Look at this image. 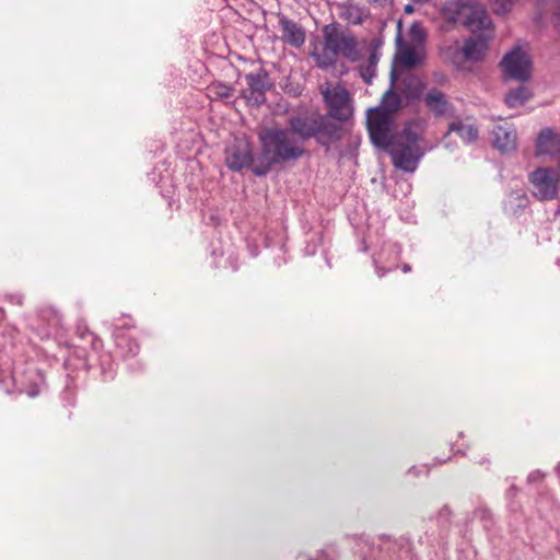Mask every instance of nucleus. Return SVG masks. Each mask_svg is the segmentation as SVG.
<instances>
[{"label":"nucleus","instance_id":"4c0bfd02","mask_svg":"<svg viewBox=\"0 0 560 560\" xmlns=\"http://www.w3.org/2000/svg\"><path fill=\"white\" fill-rule=\"evenodd\" d=\"M510 491H512V492H516V491H517V489L513 486V487H511Z\"/></svg>","mask_w":560,"mask_h":560},{"label":"nucleus","instance_id":"c756f323","mask_svg":"<svg viewBox=\"0 0 560 560\" xmlns=\"http://www.w3.org/2000/svg\"><path fill=\"white\" fill-rule=\"evenodd\" d=\"M371 70H369V65L361 70V77L366 83H371L374 77H370Z\"/></svg>","mask_w":560,"mask_h":560},{"label":"nucleus","instance_id":"9b49d317","mask_svg":"<svg viewBox=\"0 0 560 560\" xmlns=\"http://www.w3.org/2000/svg\"><path fill=\"white\" fill-rule=\"evenodd\" d=\"M225 164L234 172L242 171L245 167H253L256 164L253 150L247 141H236L225 150Z\"/></svg>","mask_w":560,"mask_h":560},{"label":"nucleus","instance_id":"b1692460","mask_svg":"<svg viewBox=\"0 0 560 560\" xmlns=\"http://www.w3.org/2000/svg\"><path fill=\"white\" fill-rule=\"evenodd\" d=\"M78 334L80 335L81 338H86L92 348H96L98 339L94 336L92 331L89 330L88 327L82 330L80 327H78Z\"/></svg>","mask_w":560,"mask_h":560},{"label":"nucleus","instance_id":"9d476101","mask_svg":"<svg viewBox=\"0 0 560 560\" xmlns=\"http://www.w3.org/2000/svg\"><path fill=\"white\" fill-rule=\"evenodd\" d=\"M324 101L328 107L329 119L346 121L352 114L349 105V92L342 86H336L323 92Z\"/></svg>","mask_w":560,"mask_h":560},{"label":"nucleus","instance_id":"f257e3e1","mask_svg":"<svg viewBox=\"0 0 560 560\" xmlns=\"http://www.w3.org/2000/svg\"><path fill=\"white\" fill-rule=\"evenodd\" d=\"M454 23L463 24L470 33L464 39L463 45L455 42L445 50V56L459 67L463 61L471 63L481 62L489 50L490 40L493 38V24L483 5L479 3H456V10L451 16Z\"/></svg>","mask_w":560,"mask_h":560},{"label":"nucleus","instance_id":"1a4fd4ad","mask_svg":"<svg viewBox=\"0 0 560 560\" xmlns=\"http://www.w3.org/2000/svg\"><path fill=\"white\" fill-rule=\"evenodd\" d=\"M533 196L540 200H552L558 195V178L549 168H537L529 174Z\"/></svg>","mask_w":560,"mask_h":560},{"label":"nucleus","instance_id":"412c9836","mask_svg":"<svg viewBox=\"0 0 560 560\" xmlns=\"http://www.w3.org/2000/svg\"><path fill=\"white\" fill-rule=\"evenodd\" d=\"M530 97V92L525 86H518L510 91L505 96V103L509 107L523 105Z\"/></svg>","mask_w":560,"mask_h":560},{"label":"nucleus","instance_id":"58836bf2","mask_svg":"<svg viewBox=\"0 0 560 560\" xmlns=\"http://www.w3.org/2000/svg\"><path fill=\"white\" fill-rule=\"evenodd\" d=\"M377 273H378V277H383L384 276V272L377 271Z\"/></svg>","mask_w":560,"mask_h":560},{"label":"nucleus","instance_id":"423d86ee","mask_svg":"<svg viewBox=\"0 0 560 560\" xmlns=\"http://www.w3.org/2000/svg\"><path fill=\"white\" fill-rule=\"evenodd\" d=\"M504 75L509 79L526 82L532 77L530 56L521 47H515L506 52L501 61Z\"/></svg>","mask_w":560,"mask_h":560},{"label":"nucleus","instance_id":"c85d7f7f","mask_svg":"<svg viewBox=\"0 0 560 560\" xmlns=\"http://www.w3.org/2000/svg\"><path fill=\"white\" fill-rule=\"evenodd\" d=\"M410 32L417 38H422L424 36L423 30L418 24H412Z\"/></svg>","mask_w":560,"mask_h":560},{"label":"nucleus","instance_id":"e433bc0d","mask_svg":"<svg viewBox=\"0 0 560 560\" xmlns=\"http://www.w3.org/2000/svg\"><path fill=\"white\" fill-rule=\"evenodd\" d=\"M37 394H38V390H33V392L28 393V395L32 396V397L36 396Z\"/></svg>","mask_w":560,"mask_h":560},{"label":"nucleus","instance_id":"6e6552de","mask_svg":"<svg viewBox=\"0 0 560 560\" xmlns=\"http://www.w3.org/2000/svg\"><path fill=\"white\" fill-rule=\"evenodd\" d=\"M247 90L243 91V97L253 106H260L266 102V92L270 89L269 74L264 68L245 75Z\"/></svg>","mask_w":560,"mask_h":560},{"label":"nucleus","instance_id":"2eb2a0df","mask_svg":"<svg viewBox=\"0 0 560 560\" xmlns=\"http://www.w3.org/2000/svg\"><path fill=\"white\" fill-rule=\"evenodd\" d=\"M394 85L395 74L393 72L390 88L384 93L381 106L375 108L390 116L397 113L402 106L401 95L395 91Z\"/></svg>","mask_w":560,"mask_h":560},{"label":"nucleus","instance_id":"bb28decb","mask_svg":"<svg viewBox=\"0 0 560 560\" xmlns=\"http://www.w3.org/2000/svg\"><path fill=\"white\" fill-rule=\"evenodd\" d=\"M9 301L19 306L23 305L24 296L21 293L10 294L8 296Z\"/></svg>","mask_w":560,"mask_h":560},{"label":"nucleus","instance_id":"7c9ffc66","mask_svg":"<svg viewBox=\"0 0 560 560\" xmlns=\"http://www.w3.org/2000/svg\"><path fill=\"white\" fill-rule=\"evenodd\" d=\"M115 338H116V343L119 348H124L125 347V343L127 342V340L125 339V337L122 336H119L117 332H115Z\"/></svg>","mask_w":560,"mask_h":560},{"label":"nucleus","instance_id":"6ab92c4d","mask_svg":"<svg viewBox=\"0 0 560 560\" xmlns=\"http://www.w3.org/2000/svg\"><path fill=\"white\" fill-rule=\"evenodd\" d=\"M528 203L529 199L525 191L514 190L510 194L505 207L513 214H517L520 211H523L525 208H527Z\"/></svg>","mask_w":560,"mask_h":560},{"label":"nucleus","instance_id":"a211bd4d","mask_svg":"<svg viewBox=\"0 0 560 560\" xmlns=\"http://www.w3.org/2000/svg\"><path fill=\"white\" fill-rule=\"evenodd\" d=\"M448 132H456L467 143L474 142L478 137V129L474 125L459 120L450 124Z\"/></svg>","mask_w":560,"mask_h":560},{"label":"nucleus","instance_id":"7ed1b4c3","mask_svg":"<svg viewBox=\"0 0 560 560\" xmlns=\"http://www.w3.org/2000/svg\"><path fill=\"white\" fill-rule=\"evenodd\" d=\"M323 49L312 52L316 66L320 69L334 68L339 58L358 62L362 58L359 40L354 33L338 22L322 27Z\"/></svg>","mask_w":560,"mask_h":560},{"label":"nucleus","instance_id":"a878e982","mask_svg":"<svg viewBox=\"0 0 560 560\" xmlns=\"http://www.w3.org/2000/svg\"><path fill=\"white\" fill-rule=\"evenodd\" d=\"M498 10L508 12L511 9L512 0H497Z\"/></svg>","mask_w":560,"mask_h":560},{"label":"nucleus","instance_id":"f704fd0d","mask_svg":"<svg viewBox=\"0 0 560 560\" xmlns=\"http://www.w3.org/2000/svg\"><path fill=\"white\" fill-rule=\"evenodd\" d=\"M405 11H406L407 13L412 12V7H411V5H406Z\"/></svg>","mask_w":560,"mask_h":560},{"label":"nucleus","instance_id":"f8f14e48","mask_svg":"<svg viewBox=\"0 0 560 560\" xmlns=\"http://www.w3.org/2000/svg\"><path fill=\"white\" fill-rule=\"evenodd\" d=\"M423 103L435 117H443L451 113L453 105L446 94L436 88L429 89L423 95Z\"/></svg>","mask_w":560,"mask_h":560},{"label":"nucleus","instance_id":"39448f33","mask_svg":"<svg viewBox=\"0 0 560 560\" xmlns=\"http://www.w3.org/2000/svg\"><path fill=\"white\" fill-rule=\"evenodd\" d=\"M285 128L302 144L314 138L319 145L328 148L330 143H335L341 138L340 124L329 119V116H323L322 114L290 116Z\"/></svg>","mask_w":560,"mask_h":560},{"label":"nucleus","instance_id":"dca6fc26","mask_svg":"<svg viewBox=\"0 0 560 560\" xmlns=\"http://www.w3.org/2000/svg\"><path fill=\"white\" fill-rule=\"evenodd\" d=\"M425 84L417 77H410L404 80V88L401 90L402 96L408 101H416L423 98L425 94Z\"/></svg>","mask_w":560,"mask_h":560},{"label":"nucleus","instance_id":"ddd939ff","mask_svg":"<svg viewBox=\"0 0 560 560\" xmlns=\"http://www.w3.org/2000/svg\"><path fill=\"white\" fill-rule=\"evenodd\" d=\"M279 25L282 31V39L292 47L300 48L305 43V31L295 21L281 15L279 19Z\"/></svg>","mask_w":560,"mask_h":560},{"label":"nucleus","instance_id":"20e7f679","mask_svg":"<svg viewBox=\"0 0 560 560\" xmlns=\"http://www.w3.org/2000/svg\"><path fill=\"white\" fill-rule=\"evenodd\" d=\"M424 121L412 119L404 125L402 130L392 141L390 156L396 168L413 173L425 153Z\"/></svg>","mask_w":560,"mask_h":560},{"label":"nucleus","instance_id":"5701e85b","mask_svg":"<svg viewBox=\"0 0 560 560\" xmlns=\"http://www.w3.org/2000/svg\"><path fill=\"white\" fill-rule=\"evenodd\" d=\"M380 60V54L377 51V46L373 44V46L371 47V50H370V55H369V70H371V74L370 77H375V73H376V65Z\"/></svg>","mask_w":560,"mask_h":560},{"label":"nucleus","instance_id":"4be33fe9","mask_svg":"<svg viewBox=\"0 0 560 560\" xmlns=\"http://www.w3.org/2000/svg\"><path fill=\"white\" fill-rule=\"evenodd\" d=\"M398 58L400 63L407 68H412L421 63L420 55L412 47L401 49Z\"/></svg>","mask_w":560,"mask_h":560},{"label":"nucleus","instance_id":"aec40b11","mask_svg":"<svg viewBox=\"0 0 560 560\" xmlns=\"http://www.w3.org/2000/svg\"><path fill=\"white\" fill-rule=\"evenodd\" d=\"M207 91L211 100H226L233 95L234 88L224 82H212Z\"/></svg>","mask_w":560,"mask_h":560},{"label":"nucleus","instance_id":"0eeeda50","mask_svg":"<svg viewBox=\"0 0 560 560\" xmlns=\"http://www.w3.org/2000/svg\"><path fill=\"white\" fill-rule=\"evenodd\" d=\"M366 125L374 145L387 149L395 137L392 136L393 119L390 115L375 108L369 110Z\"/></svg>","mask_w":560,"mask_h":560},{"label":"nucleus","instance_id":"c9c22d12","mask_svg":"<svg viewBox=\"0 0 560 560\" xmlns=\"http://www.w3.org/2000/svg\"><path fill=\"white\" fill-rule=\"evenodd\" d=\"M556 217H560V205L558 206L557 210L555 211Z\"/></svg>","mask_w":560,"mask_h":560},{"label":"nucleus","instance_id":"72a5a7b5","mask_svg":"<svg viewBox=\"0 0 560 560\" xmlns=\"http://www.w3.org/2000/svg\"><path fill=\"white\" fill-rule=\"evenodd\" d=\"M555 470H556V474L558 475V477L560 478V463L557 465Z\"/></svg>","mask_w":560,"mask_h":560},{"label":"nucleus","instance_id":"4468645a","mask_svg":"<svg viewBox=\"0 0 560 560\" xmlns=\"http://www.w3.org/2000/svg\"><path fill=\"white\" fill-rule=\"evenodd\" d=\"M493 145L503 153L516 148V132L512 128L497 126L493 129Z\"/></svg>","mask_w":560,"mask_h":560},{"label":"nucleus","instance_id":"f3484780","mask_svg":"<svg viewBox=\"0 0 560 560\" xmlns=\"http://www.w3.org/2000/svg\"><path fill=\"white\" fill-rule=\"evenodd\" d=\"M340 18L350 24L359 25L363 22L364 10L357 4L346 2L339 5Z\"/></svg>","mask_w":560,"mask_h":560},{"label":"nucleus","instance_id":"cd10ccee","mask_svg":"<svg viewBox=\"0 0 560 560\" xmlns=\"http://www.w3.org/2000/svg\"><path fill=\"white\" fill-rule=\"evenodd\" d=\"M139 352V345L136 342V341H130V343H128V355L130 357H135L137 355Z\"/></svg>","mask_w":560,"mask_h":560},{"label":"nucleus","instance_id":"393cba45","mask_svg":"<svg viewBox=\"0 0 560 560\" xmlns=\"http://www.w3.org/2000/svg\"><path fill=\"white\" fill-rule=\"evenodd\" d=\"M545 478V474L540 470H534L532 471L528 477H527V481L529 483H535V482H539L541 481L542 479Z\"/></svg>","mask_w":560,"mask_h":560},{"label":"nucleus","instance_id":"2f4dec72","mask_svg":"<svg viewBox=\"0 0 560 560\" xmlns=\"http://www.w3.org/2000/svg\"><path fill=\"white\" fill-rule=\"evenodd\" d=\"M478 513H480L482 518H486V517L490 516V512L488 510H485V509L479 510Z\"/></svg>","mask_w":560,"mask_h":560},{"label":"nucleus","instance_id":"473e14b6","mask_svg":"<svg viewBox=\"0 0 560 560\" xmlns=\"http://www.w3.org/2000/svg\"><path fill=\"white\" fill-rule=\"evenodd\" d=\"M410 269H411V268H410V266H409V265H404V267H402V271H404V272H409V271H410Z\"/></svg>","mask_w":560,"mask_h":560},{"label":"nucleus","instance_id":"f03ea898","mask_svg":"<svg viewBox=\"0 0 560 560\" xmlns=\"http://www.w3.org/2000/svg\"><path fill=\"white\" fill-rule=\"evenodd\" d=\"M260 152L252 172L266 176L273 166L298 161L306 153L304 144L292 137L291 131L280 127H265L258 132Z\"/></svg>","mask_w":560,"mask_h":560}]
</instances>
